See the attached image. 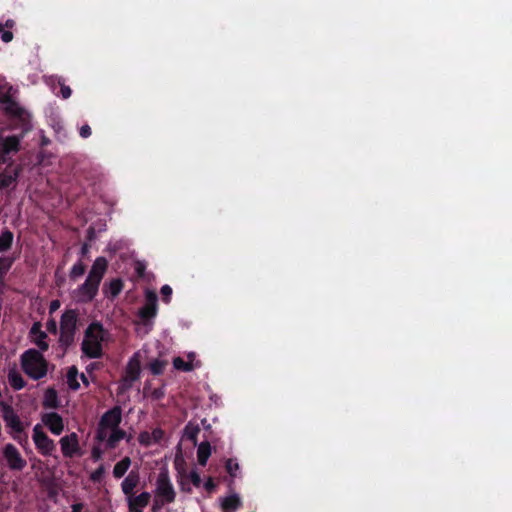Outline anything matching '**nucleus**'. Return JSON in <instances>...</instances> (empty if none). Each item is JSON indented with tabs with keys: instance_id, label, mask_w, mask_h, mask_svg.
<instances>
[{
	"instance_id": "nucleus-1",
	"label": "nucleus",
	"mask_w": 512,
	"mask_h": 512,
	"mask_svg": "<svg viewBox=\"0 0 512 512\" xmlns=\"http://www.w3.org/2000/svg\"><path fill=\"white\" fill-rule=\"evenodd\" d=\"M21 367L29 377L38 380L46 376L48 363L38 350L30 349L22 354Z\"/></svg>"
},
{
	"instance_id": "nucleus-2",
	"label": "nucleus",
	"mask_w": 512,
	"mask_h": 512,
	"mask_svg": "<svg viewBox=\"0 0 512 512\" xmlns=\"http://www.w3.org/2000/svg\"><path fill=\"white\" fill-rule=\"evenodd\" d=\"M121 421L122 409L120 406H114L102 415L98 422V445L104 440L105 431L119 428Z\"/></svg>"
},
{
	"instance_id": "nucleus-3",
	"label": "nucleus",
	"mask_w": 512,
	"mask_h": 512,
	"mask_svg": "<svg viewBox=\"0 0 512 512\" xmlns=\"http://www.w3.org/2000/svg\"><path fill=\"white\" fill-rule=\"evenodd\" d=\"M77 314L74 310H67L63 313L60 322V343L68 347L74 340Z\"/></svg>"
},
{
	"instance_id": "nucleus-4",
	"label": "nucleus",
	"mask_w": 512,
	"mask_h": 512,
	"mask_svg": "<svg viewBox=\"0 0 512 512\" xmlns=\"http://www.w3.org/2000/svg\"><path fill=\"white\" fill-rule=\"evenodd\" d=\"M141 374V355L140 352H135L129 359L124 375L122 377V386L129 389L133 386L134 382L140 378Z\"/></svg>"
},
{
	"instance_id": "nucleus-5",
	"label": "nucleus",
	"mask_w": 512,
	"mask_h": 512,
	"mask_svg": "<svg viewBox=\"0 0 512 512\" xmlns=\"http://www.w3.org/2000/svg\"><path fill=\"white\" fill-rule=\"evenodd\" d=\"M156 497L161 504L175 501L176 493L167 472H160L156 481Z\"/></svg>"
},
{
	"instance_id": "nucleus-6",
	"label": "nucleus",
	"mask_w": 512,
	"mask_h": 512,
	"mask_svg": "<svg viewBox=\"0 0 512 512\" xmlns=\"http://www.w3.org/2000/svg\"><path fill=\"white\" fill-rule=\"evenodd\" d=\"M96 294V262L91 266L89 275L84 284L77 290V299L80 302H89Z\"/></svg>"
},
{
	"instance_id": "nucleus-7",
	"label": "nucleus",
	"mask_w": 512,
	"mask_h": 512,
	"mask_svg": "<svg viewBox=\"0 0 512 512\" xmlns=\"http://www.w3.org/2000/svg\"><path fill=\"white\" fill-rule=\"evenodd\" d=\"M20 140L17 136L0 137V165L8 162L11 153H17Z\"/></svg>"
},
{
	"instance_id": "nucleus-8",
	"label": "nucleus",
	"mask_w": 512,
	"mask_h": 512,
	"mask_svg": "<svg viewBox=\"0 0 512 512\" xmlns=\"http://www.w3.org/2000/svg\"><path fill=\"white\" fill-rule=\"evenodd\" d=\"M20 140L17 136L0 137V165L8 162L11 153H17Z\"/></svg>"
},
{
	"instance_id": "nucleus-9",
	"label": "nucleus",
	"mask_w": 512,
	"mask_h": 512,
	"mask_svg": "<svg viewBox=\"0 0 512 512\" xmlns=\"http://www.w3.org/2000/svg\"><path fill=\"white\" fill-rule=\"evenodd\" d=\"M3 456L11 470H22L26 466V461L21 457L16 447L7 444L3 449Z\"/></svg>"
},
{
	"instance_id": "nucleus-10",
	"label": "nucleus",
	"mask_w": 512,
	"mask_h": 512,
	"mask_svg": "<svg viewBox=\"0 0 512 512\" xmlns=\"http://www.w3.org/2000/svg\"><path fill=\"white\" fill-rule=\"evenodd\" d=\"M0 408L2 411V417L6 422L7 426L10 427L15 432L21 433L24 430V427L19 416L15 413L12 406L6 404L5 402H0Z\"/></svg>"
},
{
	"instance_id": "nucleus-11",
	"label": "nucleus",
	"mask_w": 512,
	"mask_h": 512,
	"mask_svg": "<svg viewBox=\"0 0 512 512\" xmlns=\"http://www.w3.org/2000/svg\"><path fill=\"white\" fill-rule=\"evenodd\" d=\"M157 295L153 291H147L146 302L139 310V317L144 323L153 319L157 314Z\"/></svg>"
},
{
	"instance_id": "nucleus-12",
	"label": "nucleus",
	"mask_w": 512,
	"mask_h": 512,
	"mask_svg": "<svg viewBox=\"0 0 512 512\" xmlns=\"http://www.w3.org/2000/svg\"><path fill=\"white\" fill-rule=\"evenodd\" d=\"M33 432V440L36 447L45 455L51 454L54 449L53 441L48 438L39 425L34 427Z\"/></svg>"
},
{
	"instance_id": "nucleus-13",
	"label": "nucleus",
	"mask_w": 512,
	"mask_h": 512,
	"mask_svg": "<svg viewBox=\"0 0 512 512\" xmlns=\"http://www.w3.org/2000/svg\"><path fill=\"white\" fill-rule=\"evenodd\" d=\"M96 330V322H92L87 330L85 339L82 342V351L90 358L96 357V340L93 339V332Z\"/></svg>"
},
{
	"instance_id": "nucleus-14",
	"label": "nucleus",
	"mask_w": 512,
	"mask_h": 512,
	"mask_svg": "<svg viewBox=\"0 0 512 512\" xmlns=\"http://www.w3.org/2000/svg\"><path fill=\"white\" fill-rule=\"evenodd\" d=\"M22 170L21 166H8L3 172L0 173V188H8L16 183V180Z\"/></svg>"
},
{
	"instance_id": "nucleus-15",
	"label": "nucleus",
	"mask_w": 512,
	"mask_h": 512,
	"mask_svg": "<svg viewBox=\"0 0 512 512\" xmlns=\"http://www.w3.org/2000/svg\"><path fill=\"white\" fill-rule=\"evenodd\" d=\"M42 422L56 435H59L63 431L64 425L62 417L55 412L43 415Z\"/></svg>"
},
{
	"instance_id": "nucleus-16",
	"label": "nucleus",
	"mask_w": 512,
	"mask_h": 512,
	"mask_svg": "<svg viewBox=\"0 0 512 512\" xmlns=\"http://www.w3.org/2000/svg\"><path fill=\"white\" fill-rule=\"evenodd\" d=\"M127 433L120 428L105 431V437L102 442H105L106 449H115L119 442L126 438Z\"/></svg>"
},
{
	"instance_id": "nucleus-17",
	"label": "nucleus",
	"mask_w": 512,
	"mask_h": 512,
	"mask_svg": "<svg viewBox=\"0 0 512 512\" xmlns=\"http://www.w3.org/2000/svg\"><path fill=\"white\" fill-rule=\"evenodd\" d=\"M140 482V476L137 471H131L121 483V489L124 495L128 497L134 495V489Z\"/></svg>"
},
{
	"instance_id": "nucleus-18",
	"label": "nucleus",
	"mask_w": 512,
	"mask_h": 512,
	"mask_svg": "<svg viewBox=\"0 0 512 512\" xmlns=\"http://www.w3.org/2000/svg\"><path fill=\"white\" fill-rule=\"evenodd\" d=\"M61 450L64 456L72 457L78 447L76 434L65 436L60 440Z\"/></svg>"
},
{
	"instance_id": "nucleus-19",
	"label": "nucleus",
	"mask_w": 512,
	"mask_h": 512,
	"mask_svg": "<svg viewBox=\"0 0 512 512\" xmlns=\"http://www.w3.org/2000/svg\"><path fill=\"white\" fill-rule=\"evenodd\" d=\"M123 286V281L120 278H115L109 284L103 285V293L107 298L114 299L121 293Z\"/></svg>"
},
{
	"instance_id": "nucleus-20",
	"label": "nucleus",
	"mask_w": 512,
	"mask_h": 512,
	"mask_svg": "<svg viewBox=\"0 0 512 512\" xmlns=\"http://www.w3.org/2000/svg\"><path fill=\"white\" fill-rule=\"evenodd\" d=\"M151 499V494L149 492H142L138 496H130L127 498L128 500V508H136L143 510L145 508Z\"/></svg>"
},
{
	"instance_id": "nucleus-21",
	"label": "nucleus",
	"mask_w": 512,
	"mask_h": 512,
	"mask_svg": "<svg viewBox=\"0 0 512 512\" xmlns=\"http://www.w3.org/2000/svg\"><path fill=\"white\" fill-rule=\"evenodd\" d=\"M211 455V445L208 441H203L199 444L197 449V459L201 466H206L207 461Z\"/></svg>"
},
{
	"instance_id": "nucleus-22",
	"label": "nucleus",
	"mask_w": 512,
	"mask_h": 512,
	"mask_svg": "<svg viewBox=\"0 0 512 512\" xmlns=\"http://www.w3.org/2000/svg\"><path fill=\"white\" fill-rule=\"evenodd\" d=\"M130 466H131V459H130V457L125 456L123 459H121L119 462H117L114 465L113 476L116 479L122 478L126 474L128 469L130 468Z\"/></svg>"
},
{
	"instance_id": "nucleus-23",
	"label": "nucleus",
	"mask_w": 512,
	"mask_h": 512,
	"mask_svg": "<svg viewBox=\"0 0 512 512\" xmlns=\"http://www.w3.org/2000/svg\"><path fill=\"white\" fill-rule=\"evenodd\" d=\"M43 406L45 408H57L58 407V395L54 388H48L45 391Z\"/></svg>"
},
{
	"instance_id": "nucleus-24",
	"label": "nucleus",
	"mask_w": 512,
	"mask_h": 512,
	"mask_svg": "<svg viewBox=\"0 0 512 512\" xmlns=\"http://www.w3.org/2000/svg\"><path fill=\"white\" fill-rule=\"evenodd\" d=\"M240 506L241 500L236 494L226 497L221 504V507L225 512L236 510Z\"/></svg>"
},
{
	"instance_id": "nucleus-25",
	"label": "nucleus",
	"mask_w": 512,
	"mask_h": 512,
	"mask_svg": "<svg viewBox=\"0 0 512 512\" xmlns=\"http://www.w3.org/2000/svg\"><path fill=\"white\" fill-rule=\"evenodd\" d=\"M8 381L11 387L15 390H20L25 386L23 377L14 369L9 371Z\"/></svg>"
},
{
	"instance_id": "nucleus-26",
	"label": "nucleus",
	"mask_w": 512,
	"mask_h": 512,
	"mask_svg": "<svg viewBox=\"0 0 512 512\" xmlns=\"http://www.w3.org/2000/svg\"><path fill=\"white\" fill-rule=\"evenodd\" d=\"M199 432H200L199 426L193 425L192 423H188L184 429L185 437L188 440L192 441L194 445H196V443H197V436H198Z\"/></svg>"
},
{
	"instance_id": "nucleus-27",
	"label": "nucleus",
	"mask_w": 512,
	"mask_h": 512,
	"mask_svg": "<svg viewBox=\"0 0 512 512\" xmlns=\"http://www.w3.org/2000/svg\"><path fill=\"white\" fill-rule=\"evenodd\" d=\"M167 364L168 361L166 360L155 359L149 363V369L153 375L158 376L163 374Z\"/></svg>"
},
{
	"instance_id": "nucleus-28",
	"label": "nucleus",
	"mask_w": 512,
	"mask_h": 512,
	"mask_svg": "<svg viewBox=\"0 0 512 512\" xmlns=\"http://www.w3.org/2000/svg\"><path fill=\"white\" fill-rule=\"evenodd\" d=\"M77 376H78V369L75 366L70 367L67 372L66 377H67L68 386L72 390H76L80 386L77 381Z\"/></svg>"
},
{
	"instance_id": "nucleus-29",
	"label": "nucleus",
	"mask_w": 512,
	"mask_h": 512,
	"mask_svg": "<svg viewBox=\"0 0 512 512\" xmlns=\"http://www.w3.org/2000/svg\"><path fill=\"white\" fill-rule=\"evenodd\" d=\"M13 240L12 232L6 230L0 235V251H6L11 247Z\"/></svg>"
},
{
	"instance_id": "nucleus-30",
	"label": "nucleus",
	"mask_w": 512,
	"mask_h": 512,
	"mask_svg": "<svg viewBox=\"0 0 512 512\" xmlns=\"http://www.w3.org/2000/svg\"><path fill=\"white\" fill-rule=\"evenodd\" d=\"M173 366L176 370L189 372L193 370V365L190 362L184 361L181 357H175L173 359Z\"/></svg>"
},
{
	"instance_id": "nucleus-31",
	"label": "nucleus",
	"mask_w": 512,
	"mask_h": 512,
	"mask_svg": "<svg viewBox=\"0 0 512 512\" xmlns=\"http://www.w3.org/2000/svg\"><path fill=\"white\" fill-rule=\"evenodd\" d=\"M108 267V260L104 256H98V286Z\"/></svg>"
},
{
	"instance_id": "nucleus-32",
	"label": "nucleus",
	"mask_w": 512,
	"mask_h": 512,
	"mask_svg": "<svg viewBox=\"0 0 512 512\" xmlns=\"http://www.w3.org/2000/svg\"><path fill=\"white\" fill-rule=\"evenodd\" d=\"M225 469L231 477H236V472L239 470V464L235 459L229 458L226 460Z\"/></svg>"
},
{
	"instance_id": "nucleus-33",
	"label": "nucleus",
	"mask_w": 512,
	"mask_h": 512,
	"mask_svg": "<svg viewBox=\"0 0 512 512\" xmlns=\"http://www.w3.org/2000/svg\"><path fill=\"white\" fill-rule=\"evenodd\" d=\"M123 248V242L121 240L110 241L106 247V252L109 253V257H112L116 252Z\"/></svg>"
},
{
	"instance_id": "nucleus-34",
	"label": "nucleus",
	"mask_w": 512,
	"mask_h": 512,
	"mask_svg": "<svg viewBox=\"0 0 512 512\" xmlns=\"http://www.w3.org/2000/svg\"><path fill=\"white\" fill-rule=\"evenodd\" d=\"M85 265L82 263V262H78L77 264H75L70 272V278L71 279H76L82 275H84L85 273Z\"/></svg>"
},
{
	"instance_id": "nucleus-35",
	"label": "nucleus",
	"mask_w": 512,
	"mask_h": 512,
	"mask_svg": "<svg viewBox=\"0 0 512 512\" xmlns=\"http://www.w3.org/2000/svg\"><path fill=\"white\" fill-rule=\"evenodd\" d=\"M101 202L102 204L104 205V209H105V215L109 218V220L111 219V214L112 212L114 211L113 207L116 203V201L114 199H106V198H103L101 196Z\"/></svg>"
},
{
	"instance_id": "nucleus-36",
	"label": "nucleus",
	"mask_w": 512,
	"mask_h": 512,
	"mask_svg": "<svg viewBox=\"0 0 512 512\" xmlns=\"http://www.w3.org/2000/svg\"><path fill=\"white\" fill-rule=\"evenodd\" d=\"M47 335L45 332H40V334L36 335L34 338V343L40 348L42 351H46L48 349V343L45 341Z\"/></svg>"
},
{
	"instance_id": "nucleus-37",
	"label": "nucleus",
	"mask_w": 512,
	"mask_h": 512,
	"mask_svg": "<svg viewBox=\"0 0 512 512\" xmlns=\"http://www.w3.org/2000/svg\"><path fill=\"white\" fill-rule=\"evenodd\" d=\"M134 271L139 278L145 277L146 264L144 261H136L134 264Z\"/></svg>"
},
{
	"instance_id": "nucleus-38",
	"label": "nucleus",
	"mask_w": 512,
	"mask_h": 512,
	"mask_svg": "<svg viewBox=\"0 0 512 512\" xmlns=\"http://www.w3.org/2000/svg\"><path fill=\"white\" fill-rule=\"evenodd\" d=\"M160 293L162 295L163 302L168 304L170 302V300H171L172 288L169 285H167V284L163 285L161 287Z\"/></svg>"
},
{
	"instance_id": "nucleus-39",
	"label": "nucleus",
	"mask_w": 512,
	"mask_h": 512,
	"mask_svg": "<svg viewBox=\"0 0 512 512\" xmlns=\"http://www.w3.org/2000/svg\"><path fill=\"white\" fill-rule=\"evenodd\" d=\"M104 328L103 325L98 322V359L102 357V345L101 342L104 340Z\"/></svg>"
},
{
	"instance_id": "nucleus-40",
	"label": "nucleus",
	"mask_w": 512,
	"mask_h": 512,
	"mask_svg": "<svg viewBox=\"0 0 512 512\" xmlns=\"http://www.w3.org/2000/svg\"><path fill=\"white\" fill-rule=\"evenodd\" d=\"M165 396L164 387L154 388L150 391V397L152 400L159 401Z\"/></svg>"
},
{
	"instance_id": "nucleus-41",
	"label": "nucleus",
	"mask_w": 512,
	"mask_h": 512,
	"mask_svg": "<svg viewBox=\"0 0 512 512\" xmlns=\"http://www.w3.org/2000/svg\"><path fill=\"white\" fill-rule=\"evenodd\" d=\"M189 477H190V480H191L192 484L195 487H199L201 485L202 480H201L200 474L196 470H192L190 472Z\"/></svg>"
},
{
	"instance_id": "nucleus-42",
	"label": "nucleus",
	"mask_w": 512,
	"mask_h": 512,
	"mask_svg": "<svg viewBox=\"0 0 512 512\" xmlns=\"http://www.w3.org/2000/svg\"><path fill=\"white\" fill-rule=\"evenodd\" d=\"M1 38L4 42L8 43L13 39V33L10 31H4V25L0 24Z\"/></svg>"
},
{
	"instance_id": "nucleus-43",
	"label": "nucleus",
	"mask_w": 512,
	"mask_h": 512,
	"mask_svg": "<svg viewBox=\"0 0 512 512\" xmlns=\"http://www.w3.org/2000/svg\"><path fill=\"white\" fill-rule=\"evenodd\" d=\"M204 488L206 489L207 492H212L216 488V484L211 477H209L205 482Z\"/></svg>"
},
{
	"instance_id": "nucleus-44",
	"label": "nucleus",
	"mask_w": 512,
	"mask_h": 512,
	"mask_svg": "<svg viewBox=\"0 0 512 512\" xmlns=\"http://www.w3.org/2000/svg\"><path fill=\"white\" fill-rule=\"evenodd\" d=\"M46 328L49 332L56 334L57 332V323L54 319H51L47 322Z\"/></svg>"
},
{
	"instance_id": "nucleus-45",
	"label": "nucleus",
	"mask_w": 512,
	"mask_h": 512,
	"mask_svg": "<svg viewBox=\"0 0 512 512\" xmlns=\"http://www.w3.org/2000/svg\"><path fill=\"white\" fill-rule=\"evenodd\" d=\"M60 86H61V95H62V97L64 99L69 98L70 95H71V89L68 86H66V85H64L62 83H60Z\"/></svg>"
},
{
	"instance_id": "nucleus-46",
	"label": "nucleus",
	"mask_w": 512,
	"mask_h": 512,
	"mask_svg": "<svg viewBox=\"0 0 512 512\" xmlns=\"http://www.w3.org/2000/svg\"><path fill=\"white\" fill-rule=\"evenodd\" d=\"M41 327H42V325H41V323H40V322H35V323L32 325V327H31L30 333H31L32 335H35V336H36V335H38V334H40V332H43V331L41 330Z\"/></svg>"
},
{
	"instance_id": "nucleus-47",
	"label": "nucleus",
	"mask_w": 512,
	"mask_h": 512,
	"mask_svg": "<svg viewBox=\"0 0 512 512\" xmlns=\"http://www.w3.org/2000/svg\"><path fill=\"white\" fill-rule=\"evenodd\" d=\"M80 135L82 137H88L91 135V128L90 126L88 125H83L81 128H80Z\"/></svg>"
},
{
	"instance_id": "nucleus-48",
	"label": "nucleus",
	"mask_w": 512,
	"mask_h": 512,
	"mask_svg": "<svg viewBox=\"0 0 512 512\" xmlns=\"http://www.w3.org/2000/svg\"><path fill=\"white\" fill-rule=\"evenodd\" d=\"M107 219L98 218V233L106 230Z\"/></svg>"
},
{
	"instance_id": "nucleus-49",
	"label": "nucleus",
	"mask_w": 512,
	"mask_h": 512,
	"mask_svg": "<svg viewBox=\"0 0 512 512\" xmlns=\"http://www.w3.org/2000/svg\"><path fill=\"white\" fill-rule=\"evenodd\" d=\"M152 435H153V437H154V440H155L156 442H159V441H160V439H161V438H162V436H163V431H162V430H160V429H156V430H154V431L152 432Z\"/></svg>"
},
{
	"instance_id": "nucleus-50",
	"label": "nucleus",
	"mask_w": 512,
	"mask_h": 512,
	"mask_svg": "<svg viewBox=\"0 0 512 512\" xmlns=\"http://www.w3.org/2000/svg\"><path fill=\"white\" fill-rule=\"evenodd\" d=\"M59 306H60V302L58 300L52 301L50 304V312L57 310L59 308Z\"/></svg>"
},
{
	"instance_id": "nucleus-51",
	"label": "nucleus",
	"mask_w": 512,
	"mask_h": 512,
	"mask_svg": "<svg viewBox=\"0 0 512 512\" xmlns=\"http://www.w3.org/2000/svg\"><path fill=\"white\" fill-rule=\"evenodd\" d=\"M80 377H81V380L83 381L84 385H85V386H88V385H89V381H88V379H87L86 375H85L84 373H82V374L80 375Z\"/></svg>"
},
{
	"instance_id": "nucleus-52",
	"label": "nucleus",
	"mask_w": 512,
	"mask_h": 512,
	"mask_svg": "<svg viewBox=\"0 0 512 512\" xmlns=\"http://www.w3.org/2000/svg\"><path fill=\"white\" fill-rule=\"evenodd\" d=\"M81 507H82V505H81V504H74V505L72 506V508H73V511H72V512H79V511H80V509H81Z\"/></svg>"
},
{
	"instance_id": "nucleus-53",
	"label": "nucleus",
	"mask_w": 512,
	"mask_h": 512,
	"mask_svg": "<svg viewBox=\"0 0 512 512\" xmlns=\"http://www.w3.org/2000/svg\"><path fill=\"white\" fill-rule=\"evenodd\" d=\"M5 27L12 28L14 25L13 20H7L5 24H3Z\"/></svg>"
},
{
	"instance_id": "nucleus-54",
	"label": "nucleus",
	"mask_w": 512,
	"mask_h": 512,
	"mask_svg": "<svg viewBox=\"0 0 512 512\" xmlns=\"http://www.w3.org/2000/svg\"><path fill=\"white\" fill-rule=\"evenodd\" d=\"M82 254H86L88 252V245L85 243L81 248Z\"/></svg>"
},
{
	"instance_id": "nucleus-55",
	"label": "nucleus",
	"mask_w": 512,
	"mask_h": 512,
	"mask_svg": "<svg viewBox=\"0 0 512 512\" xmlns=\"http://www.w3.org/2000/svg\"><path fill=\"white\" fill-rule=\"evenodd\" d=\"M91 456L96 457V446L95 445L91 447Z\"/></svg>"
},
{
	"instance_id": "nucleus-56",
	"label": "nucleus",
	"mask_w": 512,
	"mask_h": 512,
	"mask_svg": "<svg viewBox=\"0 0 512 512\" xmlns=\"http://www.w3.org/2000/svg\"><path fill=\"white\" fill-rule=\"evenodd\" d=\"M96 478H97L96 471H94L90 474V479L93 481H96Z\"/></svg>"
},
{
	"instance_id": "nucleus-57",
	"label": "nucleus",
	"mask_w": 512,
	"mask_h": 512,
	"mask_svg": "<svg viewBox=\"0 0 512 512\" xmlns=\"http://www.w3.org/2000/svg\"><path fill=\"white\" fill-rule=\"evenodd\" d=\"M97 473H98V479H99V478H100V476H101V475H102V473H103V467H102V466H99V467H98Z\"/></svg>"
},
{
	"instance_id": "nucleus-58",
	"label": "nucleus",
	"mask_w": 512,
	"mask_h": 512,
	"mask_svg": "<svg viewBox=\"0 0 512 512\" xmlns=\"http://www.w3.org/2000/svg\"><path fill=\"white\" fill-rule=\"evenodd\" d=\"M129 512H143V510L136 509V508H128Z\"/></svg>"
},
{
	"instance_id": "nucleus-59",
	"label": "nucleus",
	"mask_w": 512,
	"mask_h": 512,
	"mask_svg": "<svg viewBox=\"0 0 512 512\" xmlns=\"http://www.w3.org/2000/svg\"><path fill=\"white\" fill-rule=\"evenodd\" d=\"M147 391H148V386H147V384H146V385L144 386V390H143L144 394H146V393H147Z\"/></svg>"
},
{
	"instance_id": "nucleus-60",
	"label": "nucleus",
	"mask_w": 512,
	"mask_h": 512,
	"mask_svg": "<svg viewBox=\"0 0 512 512\" xmlns=\"http://www.w3.org/2000/svg\"><path fill=\"white\" fill-rule=\"evenodd\" d=\"M140 438H141V443H144L143 435H140Z\"/></svg>"
},
{
	"instance_id": "nucleus-61",
	"label": "nucleus",
	"mask_w": 512,
	"mask_h": 512,
	"mask_svg": "<svg viewBox=\"0 0 512 512\" xmlns=\"http://www.w3.org/2000/svg\"><path fill=\"white\" fill-rule=\"evenodd\" d=\"M100 456H101L100 451L98 450V454H97L98 459L100 458Z\"/></svg>"
}]
</instances>
